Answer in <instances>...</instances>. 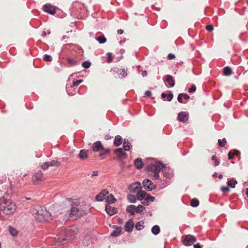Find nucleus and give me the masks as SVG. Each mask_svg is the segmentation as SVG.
<instances>
[{"label": "nucleus", "instance_id": "nucleus-53", "mask_svg": "<svg viewBox=\"0 0 248 248\" xmlns=\"http://www.w3.org/2000/svg\"><path fill=\"white\" fill-rule=\"evenodd\" d=\"M194 248H201V245L200 243H197L194 245Z\"/></svg>", "mask_w": 248, "mask_h": 248}, {"label": "nucleus", "instance_id": "nucleus-30", "mask_svg": "<svg viewBox=\"0 0 248 248\" xmlns=\"http://www.w3.org/2000/svg\"><path fill=\"white\" fill-rule=\"evenodd\" d=\"M96 39L100 44H104L107 42V39L104 36H99Z\"/></svg>", "mask_w": 248, "mask_h": 248}, {"label": "nucleus", "instance_id": "nucleus-62", "mask_svg": "<svg viewBox=\"0 0 248 248\" xmlns=\"http://www.w3.org/2000/svg\"><path fill=\"white\" fill-rule=\"evenodd\" d=\"M167 94L165 93H162L161 94V96L162 98H165V97H167Z\"/></svg>", "mask_w": 248, "mask_h": 248}, {"label": "nucleus", "instance_id": "nucleus-51", "mask_svg": "<svg viewBox=\"0 0 248 248\" xmlns=\"http://www.w3.org/2000/svg\"><path fill=\"white\" fill-rule=\"evenodd\" d=\"M228 158L229 159H231L233 158V155L232 153L231 152H230L229 153H228Z\"/></svg>", "mask_w": 248, "mask_h": 248}, {"label": "nucleus", "instance_id": "nucleus-42", "mask_svg": "<svg viewBox=\"0 0 248 248\" xmlns=\"http://www.w3.org/2000/svg\"><path fill=\"white\" fill-rule=\"evenodd\" d=\"M172 175L171 172H164V176L167 178H170Z\"/></svg>", "mask_w": 248, "mask_h": 248}, {"label": "nucleus", "instance_id": "nucleus-61", "mask_svg": "<svg viewBox=\"0 0 248 248\" xmlns=\"http://www.w3.org/2000/svg\"><path fill=\"white\" fill-rule=\"evenodd\" d=\"M217 159V157H216V155H213V156H212V160H215H215H216Z\"/></svg>", "mask_w": 248, "mask_h": 248}, {"label": "nucleus", "instance_id": "nucleus-36", "mask_svg": "<svg viewBox=\"0 0 248 248\" xmlns=\"http://www.w3.org/2000/svg\"><path fill=\"white\" fill-rule=\"evenodd\" d=\"M218 143L220 146L224 147L225 145V143H226L225 138H223L222 140L219 139L218 140Z\"/></svg>", "mask_w": 248, "mask_h": 248}, {"label": "nucleus", "instance_id": "nucleus-40", "mask_svg": "<svg viewBox=\"0 0 248 248\" xmlns=\"http://www.w3.org/2000/svg\"><path fill=\"white\" fill-rule=\"evenodd\" d=\"M196 90V87L195 85H192L191 87L188 89V92L191 93L195 92Z\"/></svg>", "mask_w": 248, "mask_h": 248}, {"label": "nucleus", "instance_id": "nucleus-34", "mask_svg": "<svg viewBox=\"0 0 248 248\" xmlns=\"http://www.w3.org/2000/svg\"><path fill=\"white\" fill-rule=\"evenodd\" d=\"M48 162L49 163V166H59L60 165V163L56 160H52Z\"/></svg>", "mask_w": 248, "mask_h": 248}, {"label": "nucleus", "instance_id": "nucleus-13", "mask_svg": "<svg viewBox=\"0 0 248 248\" xmlns=\"http://www.w3.org/2000/svg\"><path fill=\"white\" fill-rule=\"evenodd\" d=\"M103 145L99 141H97L94 142L92 146V149L94 152H99L101 149H103Z\"/></svg>", "mask_w": 248, "mask_h": 248}, {"label": "nucleus", "instance_id": "nucleus-6", "mask_svg": "<svg viewBox=\"0 0 248 248\" xmlns=\"http://www.w3.org/2000/svg\"><path fill=\"white\" fill-rule=\"evenodd\" d=\"M141 185L140 182H137L131 184L129 187V190L131 192L138 193L141 190Z\"/></svg>", "mask_w": 248, "mask_h": 248}, {"label": "nucleus", "instance_id": "nucleus-21", "mask_svg": "<svg viewBox=\"0 0 248 248\" xmlns=\"http://www.w3.org/2000/svg\"><path fill=\"white\" fill-rule=\"evenodd\" d=\"M135 166L139 169H140L143 167V162L141 159L137 158L134 162Z\"/></svg>", "mask_w": 248, "mask_h": 248}, {"label": "nucleus", "instance_id": "nucleus-28", "mask_svg": "<svg viewBox=\"0 0 248 248\" xmlns=\"http://www.w3.org/2000/svg\"><path fill=\"white\" fill-rule=\"evenodd\" d=\"M9 232L10 233V234L13 236H15L17 234V231H16V230L15 228H14V227H12L11 226H9Z\"/></svg>", "mask_w": 248, "mask_h": 248}, {"label": "nucleus", "instance_id": "nucleus-5", "mask_svg": "<svg viewBox=\"0 0 248 248\" xmlns=\"http://www.w3.org/2000/svg\"><path fill=\"white\" fill-rule=\"evenodd\" d=\"M143 187L147 190L151 191L155 188L156 186L154 185L151 180L146 179L143 181Z\"/></svg>", "mask_w": 248, "mask_h": 248}, {"label": "nucleus", "instance_id": "nucleus-43", "mask_svg": "<svg viewBox=\"0 0 248 248\" xmlns=\"http://www.w3.org/2000/svg\"><path fill=\"white\" fill-rule=\"evenodd\" d=\"M146 200H147V201H150L151 202H153L155 200V198L149 195H147V197H146Z\"/></svg>", "mask_w": 248, "mask_h": 248}, {"label": "nucleus", "instance_id": "nucleus-9", "mask_svg": "<svg viewBox=\"0 0 248 248\" xmlns=\"http://www.w3.org/2000/svg\"><path fill=\"white\" fill-rule=\"evenodd\" d=\"M108 191L106 189L102 190L96 196V200L99 202L103 201L105 199V196L108 194Z\"/></svg>", "mask_w": 248, "mask_h": 248}, {"label": "nucleus", "instance_id": "nucleus-10", "mask_svg": "<svg viewBox=\"0 0 248 248\" xmlns=\"http://www.w3.org/2000/svg\"><path fill=\"white\" fill-rule=\"evenodd\" d=\"M44 10L45 12L51 15H54L56 12L55 8L49 4H46L44 6Z\"/></svg>", "mask_w": 248, "mask_h": 248}, {"label": "nucleus", "instance_id": "nucleus-55", "mask_svg": "<svg viewBox=\"0 0 248 248\" xmlns=\"http://www.w3.org/2000/svg\"><path fill=\"white\" fill-rule=\"evenodd\" d=\"M145 200L142 202V204L143 205H148V201H147L146 199H144Z\"/></svg>", "mask_w": 248, "mask_h": 248}, {"label": "nucleus", "instance_id": "nucleus-59", "mask_svg": "<svg viewBox=\"0 0 248 248\" xmlns=\"http://www.w3.org/2000/svg\"><path fill=\"white\" fill-rule=\"evenodd\" d=\"M219 162L217 159L215 160V165L216 166H218L219 165Z\"/></svg>", "mask_w": 248, "mask_h": 248}, {"label": "nucleus", "instance_id": "nucleus-15", "mask_svg": "<svg viewBox=\"0 0 248 248\" xmlns=\"http://www.w3.org/2000/svg\"><path fill=\"white\" fill-rule=\"evenodd\" d=\"M78 157L81 160H85L88 158V151L81 150L78 155Z\"/></svg>", "mask_w": 248, "mask_h": 248}, {"label": "nucleus", "instance_id": "nucleus-46", "mask_svg": "<svg viewBox=\"0 0 248 248\" xmlns=\"http://www.w3.org/2000/svg\"><path fill=\"white\" fill-rule=\"evenodd\" d=\"M221 189V191L223 192H228L230 190L229 187L227 186L222 187Z\"/></svg>", "mask_w": 248, "mask_h": 248}, {"label": "nucleus", "instance_id": "nucleus-49", "mask_svg": "<svg viewBox=\"0 0 248 248\" xmlns=\"http://www.w3.org/2000/svg\"><path fill=\"white\" fill-rule=\"evenodd\" d=\"M175 58V55L172 53H170L168 56V58L169 60H172Z\"/></svg>", "mask_w": 248, "mask_h": 248}, {"label": "nucleus", "instance_id": "nucleus-64", "mask_svg": "<svg viewBox=\"0 0 248 248\" xmlns=\"http://www.w3.org/2000/svg\"><path fill=\"white\" fill-rule=\"evenodd\" d=\"M218 178L220 179H221L222 178H223V175L220 174L218 175Z\"/></svg>", "mask_w": 248, "mask_h": 248}, {"label": "nucleus", "instance_id": "nucleus-37", "mask_svg": "<svg viewBox=\"0 0 248 248\" xmlns=\"http://www.w3.org/2000/svg\"><path fill=\"white\" fill-rule=\"evenodd\" d=\"M43 60H44L45 61L51 62V61L52 60V57H51V56L48 55H47V54H45V55L44 56Z\"/></svg>", "mask_w": 248, "mask_h": 248}, {"label": "nucleus", "instance_id": "nucleus-52", "mask_svg": "<svg viewBox=\"0 0 248 248\" xmlns=\"http://www.w3.org/2000/svg\"><path fill=\"white\" fill-rule=\"evenodd\" d=\"M183 97L184 98V99H186V100H188L189 98V96L187 94H184L183 93V95H182Z\"/></svg>", "mask_w": 248, "mask_h": 248}, {"label": "nucleus", "instance_id": "nucleus-23", "mask_svg": "<svg viewBox=\"0 0 248 248\" xmlns=\"http://www.w3.org/2000/svg\"><path fill=\"white\" fill-rule=\"evenodd\" d=\"M224 75L226 76H229L232 74V69L228 66H226L223 70Z\"/></svg>", "mask_w": 248, "mask_h": 248}, {"label": "nucleus", "instance_id": "nucleus-33", "mask_svg": "<svg viewBox=\"0 0 248 248\" xmlns=\"http://www.w3.org/2000/svg\"><path fill=\"white\" fill-rule=\"evenodd\" d=\"M127 199L129 202L131 203H135L136 202V198L135 196L132 195H129L127 197Z\"/></svg>", "mask_w": 248, "mask_h": 248}, {"label": "nucleus", "instance_id": "nucleus-12", "mask_svg": "<svg viewBox=\"0 0 248 248\" xmlns=\"http://www.w3.org/2000/svg\"><path fill=\"white\" fill-rule=\"evenodd\" d=\"M105 210L109 216H112L117 212V209L109 205H107L106 206Z\"/></svg>", "mask_w": 248, "mask_h": 248}, {"label": "nucleus", "instance_id": "nucleus-48", "mask_svg": "<svg viewBox=\"0 0 248 248\" xmlns=\"http://www.w3.org/2000/svg\"><path fill=\"white\" fill-rule=\"evenodd\" d=\"M167 99L169 101H170L172 100L173 98V94L171 93H170L169 94H167Z\"/></svg>", "mask_w": 248, "mask_h": 248}, {"label": "nucleus", "instance_id": "nucleus-44", "mask_svg": "<svg viewBox=\"0 0 248 248\" xmlns=\"http://www.w3.org/2000/svg\"><path fill=\"white\" fill-rule=\"evenodd\" d=\"M206 30L209 31H211L213 30L214 28L212 25H208L206 27Z\"/></svg>", "mask_w": 248, "mask_h": 248}, {"label": "nucleus", "instance_id": "nucleus-25", "mask_svg": "<svg viewBox=\"0 0 248 248\" xmlns=\"http://www.w3.org/2000/svg\"><path fill=\"white\" fill-rule=\"evenodd\" d=\"M121 232V228L117 227L116 229L111 232V235L114 237L120 235Z\"/></svg>", "mask_w": 248, "mask_h": 248}, {"label": "nucleus", "instance_id": "nucleus-24", "mask_svg": "<svg viewBox=\"0 0 248 248\" xmlns=\"http://www.w3.org/2000/svg\"><path fill=\"white\" fill-rule=\"evenodd\" d=\"M151 231L154 234L157 235L160 232V227L158 225H155L152 227Z\"/></svg>", "mask_w": 248, "mask_h": 248}, {"label": "nucleus", "instance_id": "nucleus-7", "mask_svg": "<svg viewBox=\"0 0 248 248\" xmlns=\"http://www.w3.org/2000/svg\"><path fill=\"white\" fill-rule=\"evenodd\" d=\"M196 238L192 235H187L183 240V243L186 246H191L196 242Z\"/></svg>", "mask_w": 248, "mask_h": 248}, {"label": "nucleus", "instance_id": "nucleus-1", "mask_svg": "<svg viewBox=\"0 0 248 248\" xmlns=\"http://www.w3.org/2000/svg\"><path fill=\"white\" fill-rule=\"evenodd\" d=\"M31 211L35 219L39 222L48 221L50 219V213L43 206H32Z\"/></svg>", "mask_w": 248, "mask_h": 248}, {"label": "nucleus", "instance_id": "nucleus-4", "mask_svg": "<svg viewBox=\"0 0 248 248\" xmlns=\"http://www.w3.org/2000/svg\"><path fill=\"white\" fill-rule=\"evenodd\" d=\"M45 180L43 173L41 171H38L34 173L32 177V182L35 184L37 185L40 182Z\"/></svg>", "mask_w": 248, "mask_h": 248}, {"label": "nucleus", "instance_id": "nucleus-63", "mask_svg": "<svg viewBox=\"0 0 248 248\" xmlns=\"http://www.w3.org/2000/svg\"><path fill=\"white\" fill-rule=\"evenodd\" d=\"M213 176L214 177H217V172H214V173L213 174Z\"/></svg>", "mask_w": 248, "mask_h": 248}, {"label": "nucleus", "instance_id": "nucleus-14", "mask_svg": "<svg viewBox=\"0 0 248 248\" xmlns=\"http://www.w3.org/2000/svg\"><path fill=\"white\" fill-rule=\"evenodd\" d=\"M134 222L132 219H130L125 225V230L126 232H131L133 229Z\"/></svg>", "mask_w": 248, "mask_h": 248}, {"label": "nucleus", "instance_id": "nucleus-26", "mask_svg": "<svg viewBox=\"0 0 248 248\" xmlns=\"http://www.w3.org/2000/svg\"><path fill=\"white\" fill-rule=\"evenodd\" d=\"M115 201L116 199L112 194L109 195L106 199V202H107L108 203H113Z\"/></svg>", "mask_w": 248, "mask_h": 248}, {"label": "nucleus", "instance_id": "nucleus-32", "mask_svg": "<svg viewBox=\"0 0 248 248\" xmlns=\"http://www.w3.org/2000/svg\"><path fill=\"white\" fill-rule=\"evenodd\" d=\"M199 204V202L197 199H193L191 200L190 205L192 207H197Z\"/></svg>", "mask_w": 248, "mask_h": 248}, {"label": "nucleus", "instance_id": "nucleus-50", "mask_svg": "<svg viewBox=\"0 0 248 248\" xmlns=\"http://www.w3.org/2000/svg\"><path fill=\"white\" fill-rule=\"evenodd\" d=\"M145 94L146 96L150 97L152 95V93L150 91H147L145 93Z\"/></svg>", "mask_w": 248, "mask_h": 248}, {"label": "nucleus", "instance_id": "nucleus-11", "mask_svg": "<svg viewBox=\"0 0 248 248\" xmlns=\"http://www.w3.org/2000/svg\"><path fill=\"white\" fill-rule=\"evenodd\" d=\"M177 118L179 121L186 123L188 119V115L186 112H181L178 114Z\"/></svg>", "mask_w": 248, "mask_h": 248}, {"label": "nucleus", "instance_id": "nucleus-2", "mask_svg": "<svg viewBox=\"0 0 248 248\" xmlns=\"http://www.w3.org/2000/svg\"><path fill=\"white\" fill-rule=\"evenodd\" d=\"M16 209V204L10 200L0 198V210L6 215L14 213Z\"/></svg>", "mask_w": 248, "mask_h": 248}, {"label": "nucleus", "instance_id": "nucleus-17", "mask_svg": "<svg viewBox=\"0 0 248 248\" xmlns=\"http://www.w3.org/2000/svg\"><path fill=\"white\" fill-rule=\"evenodd\" d=\"M126 211L133 216L136 212V206L134 205H130L127 207Z\"/></svg>", "mask_w": 248, "mask_h": 248}, {"label": "nucleus", "instance_id": "nucleus-38", "mask_svg": "<svg viewBox=\"0 0 248 248\" xmlns=\"http://www.w3.org/2000/svg\"><path fill=\"white\" fill-rule=\"evenodd\" d=\"M108 56L107 61L108 62H110L113 60V56L111 53L108 52L107 54Z\"/></svg>", "mask_w": 248, "mask_h": 248}, {"label": "nucleus", "instance_id": "nucleus-39", "mask_svg": "<svg viewBox=\"0 0 248 248\" xmlns=\"http://www.w3.org/2000/svg\"><path fill=\"white\" fill-rule=\"evenodd\" d=\"M83 82V80L80 79L77 80L76 81H74L73 84V87H77L80 83Z\"/></svg>", "mask_w": 248, "mask_h": 248}, {"label": "nucleus", "instance_id": "nucleus-41", "mask_svg": "<svg viewBox=\"0 0 248 248\" xmlns=\"http://www.w3.org/2000/svg\"><path fill=\"white\" fill-rule=\"evenodd\" d=\"M48 167H49V163L48 162H44L41 165V168L44 170L47 169Z\"/></svg>", "mask_w": 248, "mask_h": 248}, {"label": "nucleus", "instance_id": "nucleus-18", "mask_svg": "<svg viewBox=\"0 0 248 248\" xmlns=\"http://www.w3.org/2000/svg\"><path fill=\"white\" fill-rule=\"evenodd\" d=\"M137 195L138 199L139 200L141 201L143 199H146V197L147 196V194L145 191L140 190L139 192L137 193Z\"/></svg>", "mask_w": 248, "mask_h": 248}, {"label": "nucleus", "instance_id": "nucleus-3", "mask_svg": "<svg viewBox=\"0 0 248 248\" xmlns=\"http://www.w3.org/2000/svg\"><path fill=\"white\" fill-rule=\"evenodd\" d=\"M164 165L160 162H156L148 166V173L151 176H153L154 179L159 178V172L163 169Z\"/></svg>", "mask_w": 248, "mask_h": 248}, {"label": "nucleus", "instance_id": "nucleus-54", "mask_svg": "<svg viewBox=\"0 0 248 248\" xmlns=\"http://www.w3.org/2000/svg\"><path fill=\"white\" fill-rule=\"evenodd\" d=\"M98 172L97 171H94L93 172L92 176H96L98 175Z\"/></svg>", "mask_w": 248, "mask_h": 248}, {"label": "nucleus", "instance_id": "nucleus-20", "mask_svg": "<svg viewBox=\"0 0 248 248\" xmlns=\"http://www.w3.org/2000/svg\"><path fill=\"white\" fill-rule=\"evenodd\" d=\"M166 81H167L170 84V87H173L175 85V82L171 76L167 75L166 77Z\"/></svg>", "mask_w": 248, "mask_h": 248}, {"label": "nucleus", "instance_id": "nucleus-45", "mask_svg": "<svg viewBox=\"0 0 248 248\" xmlns=\"http://www.w3.org/2000/svg\"><path fill=\"white\" fill-rule=\"evenodd\" d=\"M183 93H180L178 96V97H177V100H178V101L180 103H183V101H182V98H183Z\"/></svg>", "mask_w": 248, "mask_h": 248}, {"label": "nucleus", "instance_id": "nucleus-19", "mask_svg": "<svg viewBox=\"0 0 248 248\" xmlns=\"http://www.w3.org/2000/svg\"><path fill=\"white\" fill-rule=\"evenodd\" d=\"M122 138L120 135H117L115 137L114 145L115 146L118 147L122 144Z\"/></svg>", "mask_w": 248, "mask_h": 248}, {"label": "nucleus", "instance_id": "nucleus-57", "mask_svg": "<svg viewBox=\"0 0 248 248\" xmlns=\"http://www.w3.org/2000/svg\"><path fill=\"white\" fill-rule=\"evenodd\" d=\"M147 75V72L146 71H143L142 73V75L143 77H146Z\"/></svg>", "mask_w": 248, "mask_h": 248}, {"label": "nucleus", "instance_id": "nucleus-60", "mask_svg": "<svg viewBox=\"0 0 248 248\" xmlns=\"http://www.w3.org/2000/svg\"><path fill=\"white\" fill-rule=\"evenodd\" d=\"M233 155H238V154H239V152L238 151H236V150H234V152H233V153H232Z\"/></svg>", "mask_w": 248, "mask_h": 248}, {"label": "nucleus", "instance_id": "nucleus-29", "mask_svg": "<svg viewBox=\"0 0 248 248\" xmlns=\"http://www.w3.org/2000/svg\"><path fill=\"white\" fill-rule=\"evenodd\" d=\"M101 153L99 154V156L102 157L104 155H108L109 153V150L108 149H105L104 147H103V149L100 151Z\"/></svg>", "mask_w": 248, "mask_h": 248}, {"label": "nucleus", "instance_id": "nucleus-47", "mask_svg": "<svg viewBox=\"0 0 248 248\" xmlns=\"http://www.w3.org/2000/svg\"><path fill=\"white\" fill-rule=\"evenodd\" d=\"M91 63H82V65L83 67L88 68L90 67Z\"/></svg>", "mask_w": 248, "mask_h": 248}, {"label": "nucleus", "instance_id": "nucleus-31", "mask_svg": "<svg viewBox=\"0 0 248 248\" xmlns=\"http://www.w3.org/2000/svg\"><path fill=\"white\" fill-rule=\"evenodd\" d=\"M237 182L236 180L233 179L231 180L228 182V185L229 186L232 188H234L236 184H237Z\"/></svg>", "mask_w": 248, "mask_h": 248}, {"label": "nucleus", "instance_id": "nucleus-56", "mask_svg": "<svg viewBox=\"0 0 248 248\" xmlns=\"http://www.w3.org/2000/svg\"><path fill=\"white\" fill-rule=\"evenodd\" d=\"M117 32L118 34H122L124 33V31L122 29H119L117 31Z\"/></svg>", "mask_w": 248, "mask_h": 248}, {"label": "nucleus", "instance_id": "nucleus-35", "mask_svg": "<svg viewBox=\"0 0 248 248\" xmlns=\"http://www.w3.org/2000/svg\"><path fill=\"white\" fill-rule=\"evenodd\" d=\"M136 209L137 213H141L145 209V208L141 205H139L137 207L136 206Z\"/></svg>", "mask_w": 248, "mask_h": 248}, {"label": "nucleus", "instance_id": "nucleus-58", "mask_svg": "<svg viewBox=\"0 0 248 248\" xmlns=\"http://www.w3.org/2000/svg\"><path fill=\"white\" fill-rule=\"evenodd\" d=\"M105 139L106 140H108L109 139H111V136L109 135H107L105 137Z\"/></svg>", "mask_w": 248, "mask_h": 248}, {"label": "nucleus", "instance_id": "nucleus-8", "mask_svg": "<svg viewBox=\"0 0 248 248\" xmlns=\"http://www.w3.org/2000/svg\"><path fill=\"white\" fill-rule=\"evenodd\" d=\"M78 207L73 206L71 210V214L72 215H75L77 217H79L84 213L83 211H82L79 209L80 206Z\"/></svg>", "mask_w": 248, "mask_h": 248}, {"label": "nucleus", "instance_id": "nucleus-27", "mask_svg": "<svg viewBox=\"0 0 248 248\" xmlns=\"http://www.w3.org/2000/svg\"><path fill=\"white\" fill-rule=\"evenodd\" d=\"M144 222L143 221H140L137 223L136 224L135 227L137 230L140 231L142 230L144 228Z\"/></svg>", "mask_w": 248, "mask_h": 248}, {"label": "nucleus", "instance_id": "nucleus-16", "mask_svg": "<svg viewBox=\"0 0 248 248\" xmlns=\"http://www.w3.org/2000/svg\"><path fill=\"white\" fill-rule=\"evenodd\" d=\"M114 152L120 158H124L125 157L126 154L123 151V149L122 148L116 149Z\"/></svg>", "mask_w": 248, "mask_h": 248}, {"label": "nucleus", "instance_id": "nucleus-22", "mask_svg": "<svg viewBox=\"0 0 248 248\" xmlns=\"http://www.w3.org/2000/svg\"><path fill=\"white\" fill-rule=\"evenodd\" d=\"M123 147L125 151H129L130 149L131 144L128 142V140L126 139L124 140Z\"/></svg>", "mask_w": 248, "mask_h": 248}]
</instances>
